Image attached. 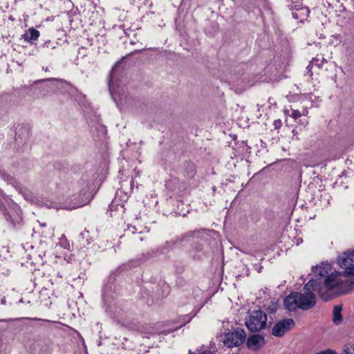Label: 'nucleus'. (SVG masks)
I'll list each match as a JSON object with an SVG mask.
<instances>
[{
    "label": "nucleus",
    "instance_id": "9d476101",
    "mask_svg": "<svg viewBox=\"0 0 354 354\" xmlns=\"http://www.w3.org/2000/svg\"><path fill=\"white\" fill-rule=\"evenodd\" d=\"M333 322L335 325H339L342 322V306H335L333 310Z\"/></svg>",
    "mask_w": 354,
    "mask_h": 354
},
{
    "label": "nucleus",
    "instance_id": "2eb2a0df",
    "mask_svg": "<svg viewBox=\"0 0 354 354\" xmlns=\"http://www.w3.org/2000/svg\"><path fill=\"white\" fill-rule=\"evenodd\" d=\"M301 113L298 110H293L292 112V114H291V117L294 120L298 119L299 117H301Z\"/></svg>",
    "mask_w": 354,
    "mask_h": 354
},
{
    "label": "nucleus",
    "instance_id": "9b49d317",
    "mask_svg": "<svg viewBox=\"0 0 354 354\" xmlns=\"http://www.w3.org/2000/svg\"><path fill=\"white\" fill-rule=\"evenodd\" d=\"M92 198L90 196V194L82 201H80L78 202H75L74 205H66L64 207L65 209H77V208H79V207H81L86 204H88V203H90V201H91Z\"/></svg>",
    "mask_w": 354,
    "mask_h": 354
},
{
    "label": "nucleus",
    "instance_id": "1a4fd4ad",
    "mask_svg": "<svg viewBox=\"0 0 354 354\" xmlns=\"http://www.w3.org/2000/svg\"><path fill=\"white\" fill-rule=\"evenodd\" d=\"M309 13L310 11L308 8L303 7L293 11L292 12V15L295 19L299 20L301 22H303L304 21L307 19Z\"/></svg>",
    "mask_w": 354,
    "mask_h": 354
},
{
    "label": "nucleus",
    "instance_id": "423d86ee",
    "mask_svg": "<svg viewBox=\"0 0 354 354\" xmlns=\"http://www.w3.org/2000/svg\"><path fill=\"white\" fill-rule=\"evenodd\" d=\"M194 316V315H182L178 318V320L174 321V322H168L167 324V328H162V329L158 328V331H157V333L159 334H161V333L168 334V333H172V332L176 330L177 329L181 328L186 324L189 323ZM160 326H162V325L158 324V327L160 328Z\"/></svg>",
    "mask_w": 354,
    "mask_h": 354
},
{
    "label": "nucleus",
    "instance_id": "f8f14e48",
    "mask_svg": "<svg viewBox=\"0 0 354 354\" xmlns=\"http://www.w3.org/2000/svg\"><path fill=\"white\" fill-rule=\"evenodd\" d=\"M39 35V32L33 28L29 29L25 34H24V39L26 41H35L37 39Z\"/></svg>",
    "mask_w": 354,
    "mask_h": 354
},
{
    "label": "nucleus",
    "instance_id": "dca6fc26",
    "mask_svg": "<svg viewBox=\"0 0 354 354\" xmlns=\"http://www.w3.org/2000/svg\"><path fill=\"white\" fill-rule=\"evenodd\" d=\"M273 125L275 129H279L282 125V122L280 120H276L274 121Z\"/></svg>",
    "mask_w": 354,
    "mask_h": 354
},
{
    "label": "nucleus",
    "instance_id": "f03ea898",
    "mask_svg": "<svg viewBox=\"0 0 354 354\" xmlns=\"http://www.w3.org/2000/svg\"><path fill=\"white\" fill-rule=\"evenodd\" d=\"M312 288L309 290L304 287V293L292 292L284 299V306L289 310H295L297 308L308 310L313 308L316 303L315 295Z\"/></svg>",
    "mask_w": 354,
    "mask_h": 354
},
{
    "label": "nucleus",
    "instance_id": "4468645a",
    "mask_svg": "<svg viewBox=\"0 0 354 354\" xmlns=\"http://www.w3.org/2000/svg\"><path fill=\"white\" fill-rule=\"evenodd\" d=\"M19 192L21 193L24 196V198L27 200V201H31L32 200V198L30 196H29L28 194V190H26V189H21L20 188L19 189Z\"/></svg>",
    "mask_w": 354,
    "mask_h": 354
},
{
    "label": "nucleus",
    "instance_id": "f257e3e1",
    "mask_svg": "<svg viewBox=\"0 0 354 354\" xmlns=\"http://www.w3.org/2000/svg\"><path fill=\"white\" fill-rule=\"evenodd\" d=\"M312 272L314 277L305 285V289L312 288L324 301L346 294L352 288V281L341 272L333 270L328 263H322L314 267Z\"/></svg>",
    "mask_w": 354,
    "mask_h": 354
},
{
    "label": "nucleus",
    "instance_id": "0eeeda50",
    "mask_svg": "<svg viewBox=\"0 0 354 354\" xmlns=\"http://www.w3.org/2000/svg\"><path fill=\"white\" fill-rule=\"evenodd\" d=\"M294 326L295 322L292 319H284L280 320L272 327V334L274 337H282Z\"/></svg>",
    "mask_w": 354,
    "mask_h": 354
},
{
    "label": "nucleus",
    "instance_id": "f3484780",
    "mask_svg": "<svg viewBox=\"0 0 354 354\" xmlns=\"http://www.w3.org/2000/svg\"><path fill=\"white\" fill-rule=\"evenodd\" d=\"M201 354H216V353H214V351H209L203 352Z\"/></svg>",
    "mask_w": 354,
    "mask_h": 354
},
{
    "label": "nucleus",
    "instance_id": "7ed1b4c3",
    "mask_svg": "<svg viewBox=\"0 0 354 354\" xmlns=\"http://www.w3.org/2000/svg\"><path fill=\"white\" fill-rule=\"evenodd\" d=\"M267 315L261 310L251 312L245 320V325L252 332L259 331L266 326Z\"/></svg>",
    "mask_w": 354,
    "mask_h": 354
},
{
    "label": "nucleus",
    "instance_id": "6e6552de",
    "mask_svg": "<svg viewBox=\"0 0 354 354\" xmlns=\"http://www.w3.org/2000/svg\"><path fill=\"white\" fill-rule=\"evenodd\" d=\"M266 344L264 337L259 334L250 335L247 340V346L252 351L261 348Z\"/></svg>",
    "mask_w": 354,
    "mask_h": 354
},
{
    "label": "nucleus",
    "instance_id": "39448f33",
    "mask_svg": "<svg viewBox=\"0 0 354 354\" xmlns=\"http://www.w3.org/2000/svg\"><path fill=\"white\" fill-rule=\"evenodd\" d=\"M245 339V333L244 330L237 328L234 331L225 334L223 339V344L227 347L239 346Z\"/></svg>",
    "mask_w": 354,
    "mask_h": 354
},
{
    "label": "nucleus",
    "instance_id": "20e7f679",
    "mask_svg": "<svg viewBox=\"0 0 354 354\" xmlns=\"http://www.w3.org/2000/svg\"><path fill=\"white\" fill-rule=\"evenodd\" d=\"M339 266L344 269V276L354 275V251L343 252L337 259Z\"/></svg>",
    "mask_w": 354,
    "mask_h": 354
},
{
    "label": "nucleus",
    "instance_id": "ddd939ff",
    "mask_svg": "<svg viewBox=\"0 0 354 354\" xmlns=\"http://www.w3.org/2000/svg\"><path fill=\"white\" fill-rule=\"evenodd\" d=\"M59 245L64 248V249H67V250H70V243L69 241L67 240V239L65 237L64 235H62L59 239Z\"/></svg>",
    "mask_w": 354,
    "mask_h": 354
},
{
    "label": "nucleus",
    "instance_id": "a211bd4d",
    "mask_svg": "<svg viewBox=\"0 0 354 354\" xmlns=\"http://www.w3.org/2000/svg\"><path fill=\"white\" fill-rule=\"evenodd\" d=\"M1 304H6V298L5 297L1 299Z\"/></svg>",
    "mask_w": 354,
    "mask_h": 354
}]
</instances>
